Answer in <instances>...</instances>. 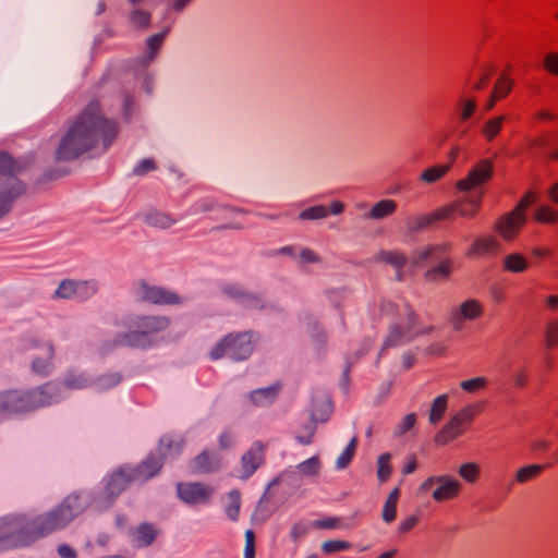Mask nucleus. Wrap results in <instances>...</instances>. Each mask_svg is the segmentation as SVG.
<instances>
[{"mask_svg":"<svg viewBox=\"0 0 558 558\" xmlns=\"http://www.w3.org/2000/svg\"><path fill=\"white\" fill-rule=\"evenodd\" d=\"M85 506L78 502V496L71 495L53 509L43 513H14L1 517L0 551L29 547L39 539L63 530Z\"/></svg>","mask_w":558,"mask_h":558,"instance_id":"nucleus-1","label":"nucleus"},{"mask_svg":"<svg viewBox=\"0 0 558 558\" xmlns=\"http://www.w3.org/2000/svg\"><path fill=\"white\" fill-rule=\"evenodd\" d=\"M117 134L118 124L105 118L98 102L92 101L61 135L53 158L58 162H69L92 149L100 148L104 153Z\"/></svg>","mask_w":558,"mask_h":558,"instance_id":"nucleus-2","label":"nucleus"},{"mask_svg":"<svg viewBox=\"0 0 558 558\" xmlns=\"http://www.w3.org/2000/svg\"><path fill=\"white\" fill-rule=\"evenodd\" d=\"M170 325L167 316L129 314L117 322V326L123 328L112 339L104 344V348L113 350L117 348H130L148 350L157 344L158 333Z\"/></svg>","mask_w":558,"mask_h":558,"instance_id":"nucleus-3","label":"nucleus"},{"mask_svg":"<svg viewBox=\"0 0 558 558\" xmlns=\"http://www.w3.org/2000/svg\"><path fill=\"white\" fill-rule=\"evenodd\" d=\"M53 385L43 384L29 389L0 391V415L15 416L48 407L47 401L56 396Z\"/></svg>","mask_w":558,"mask_h":558,"instance_id":"nucleus-4","label":"nucleus"},{"mask_svg":"<svg viewBox=\"0 0 558 558\" xmlns=\"http://www.w3.org/2000/svg\"><path fill=\"white\" fill-rule=\"evenodd\" d=\"M132 483H138V481L135 478V474L133 470H131V465L124 464L118 466L112 473L106 476L105 478V488L104 492L96 497L95 499H92L89 493L84 492H73L71 495L78 496V502L85 504L86 506L84 509L77 513L73 520L80 515L82 512L85 511V509L88 508L89 505L93 504L94 508L98 512H102L110 507L113 506L116 499L132 484ZM69 497V495L66 496Z\"/></svg>","mask_w":558,"mask_h":558,"instance_id":"nucleus-5","label":"nucleus"},{"mask_svg":"<svg viewBox=\"0 0 558 558\" xmlns=\"http://www.w3.org/2000/svg\"><path fill=\"white\" fill-rule=\"evenodd\" d=\"M46 384L53 385L57 389L56 396L47 401L48 407L66 398L68 390H82L92 388L93 377L78 369H68L61 379L49 380Z\"/></svg>","mask_w":558,"mask_h":558,"instance_id":"nucleus-6","label":"nucleus"},{"mask_svg":"<svg viewBox=\"0 0 558 558\" xmlns=\"http://www.w3.org/2000/svg\"><path fill=\"white\" fill-rule=\"evenodd\" d=\"M136 300L157 305H174L184 302V299L175 292L159 286L149 284L144 280L136 282L133 287Z\"/></svg>","mask_w":558,"mask_h":558,"instance_id":"nucleus-7","label":"nucleus"},{"mask_svg":"<svg viewBox=\"0 0 558 558\" xmlns=\"http://www.w3.org/2000/svg\"><path fill=\"white\" fill-rule=\"evenodd\" d=\"M435 485H437V487L432 493V497L437 502L456 498L462 488V484L450 475H433L421 484L420 490L428 492Z\"/></svg>","mask_w":558,"mask_h":558,"instance_id":"nucleus-8","label":"nucleus"},{"mask_svg":"<svg viewBox=\"0 0 558 558\" xmlns=\"http://www.w3.org/2000/svg\"><path fill=\"white\" fill-rule=\"evenodd\" d=\"M401 315L407 318V327H403L402 325H393L384 341L381 351L390 347L402 345L418 335V332L412 330L417 318L409 304H403Z\"/></svg>","mask_w":558,"mask_h":558,"instance_id":"nucleus-9","label":"nucleus"},{"mask_svg":"<svg viewBox=\"0 0 558 558\" xmlns=\"http://www.w3.org/2000/svg\"><path fill=\"white\" fill-rule=\"evenodd\" d=\"M211 360L222 357L233 362H240L244 359V340L242 333H229L223 337L210 351Z\"/></svg>","mask_w":558,"mask_h":558,"instance_id":"nucleus-10","label":"nucleus"},{"mask_svg":"<svg viewBox=\"0 0 558 558\" xmlns=\"http://www.w3.org/2000/svg\"><path fill=\"white\" fill-rule=\"evenodd\" d=\"M484 305L476 299H466L450 312L449 323L454 331H460L465 322H473L482 317Z\"/></svg>","mask_w":558,"mask_h":558,"instance_id":"nucleus-11","label":"nucleus"},{"mask_svg":"<svg viewBox=\"0 0 558 558\" xmlns=\"http://www.w3.org/2000/svg\"><path fill=\"white\" fill-rule=\"evenodd\" d=\"M494 165L490 159H482L475 163L468 175L456 183L461 192H470L486 183L493 175Z\"/></svg>","mask_w":558,"mask_h":558,"instance_id":"nucleus-12","label":"nucleus"},{"mask_svg":"<svg viewBox=\"0 0 558 558\" xmlns=\"http://www.w3.org/2000/svg\"><path fill=\"white\" fill-rule=\"evenodd\" d=\"M25 190V184L16 177H9L3 184H0V219L11 211L14 201L21 196Z\"/></svg>","mask_w":558,"mask_h":558,"instance_id":"nucleus-13","label":"nucleus"},{"mask_svg":"<svg viewBox=\"0 0 558 558\" xmlns=\"http://www.w3.org/2000/svg\"><path fill=\"white\" fill-rule=\"evenodd\" d=\"M179 498L189 505L207 502L214 490L211 487L201 483H179L177 485Z\"/></svg>","mask_w":558,"mask_h":558,"instance_id":"nucleus-14","label":"nucleus"},{"mask_svg":"<svg viewBox=\"0 0 558 558\" xmlns=\"http://www.w3.org/2000/svg\"><path fill=\"white\" fill-rule=\"evenodd\" d=\"M526 221L525 215L510 211L501 216L495 223V230L506 241H512Z\"/></svg>","mask_w":558,"mask_h":558,"instance_id":"nucleus-15","label":"nucleus"},{"mask_svg":"<svg viewBox=\"0 0 558 558\" xmlns=\"http://www.w3.org/2000/svg\"><path fill=\"white\" fill-rule=\"evenodd\" d=\"M163 460L159 453H149L140 464L131 465V470H133L138 483H144L160 472Z\"/></svg>","mask_w":558,"mask_h":558,"instance_id":"nucleus-16","label":"nucleus"},{"mask_svg":"<svg viewBox=\"0 0 558 558\" xmlns=\"http://www.w3.org/2000/svg\"><path fill=\"white\" fill-rule=\"evenodd\" d=\"M221 468V456L214 451L204 450L190 463V469L195 474H208Z\"/></svg>","mask_w":558,"mask_h":558,"instance_id":"nucleus-17","label":"nucleus"},{"mask_svg":"<svg viewBox=\"0 0 558 558\" xmlns=\"http://www.w3.org/2000/svg\"><path fill=\"white\" fill-rule=\"evenodd\" d=\"M44 356L33 357L31 362V371L41 377L50 375L54 368L52 359L54 355V348L51 342L44 344Z\"/></svg>","mask_w":558,"mask_h":558,"instance_id":"nucleus-18","label":"nucleus"},{"mask_svg":"<svg viewBox=\"0 0 558 558\" xmlns=\"http://www.w3.org/2000/svg\"><path fill=\"white\" fill-rule=\"evenodd\" d=\"M280 388V385L276 384L252 390L248 395V401L252 405L257 408L268 407L277 400Z\"/></svg>","mask_w":558,"mask_h":558,"instance_id":"nucleus-19","label":"nucleus"},{"mask_svg":"<svg viewBox=\"0 0 558 558\" xmlns=\"http://www.w3.org/2000/svg\"><path fill=\"white\" fill-rule=\"evenodd\" d=\"M482 203V193L466 195L454 202L456 213L463 217L471 219L475 217Z\"/></svg>","mask_w":558,"mask_h":558,"instance_id":"nucleus-20","label":"nucleus"},{"mask_svg":"<svg viewBox=\"0 0 558 558\" xmlns=\"http://www.w3.org/2000/svg\"><path fill=\"white\" fill-rule=\"evenodd\" d=\"M450 248V244H436L424 246L415 250L412 253V263L416 266H421L427 259H437L441 254L447 252Z\"/></svg>","mask_w":558,"mask_h":558,"instance_id":"nucleus-21","label":"nucleus"},{"mask_svg":"<svg viewBox=\"0 0 558 558\" xmlns=\"http://www.w3.org/2000/svg\"><path fill=\"white\" fill-rule=\"evenodd\" d=\"M168 33L169 27H166L160 33L151 35L146 39L147 51L141 59V63L143 66H147L150 62L154 61Z\"/></svg>","mask_w":558,"mask_h":558,"instance_id":"nucleus-22","label":"nucleus"},{"mask_svg":"<svg viewBox=\"0 0 558 558\" xmlns=\"http://www.w3.org/2000/svg\"><path fill=\"white\" fill-rule=\"evenodd\" d=\"M265 447L262 442L255 441L246 452V477L251 476L258 468L265 463Z\"/></svg>","mask_w":558,"mask_h":558,"instance_id":"nucleus-23","label":"nucleus"},{"mask_svg":"<svg viewBox=\"0 0 558 558\" xmlns=\"http://www.w3.org/2000/svg\"><path fill=\"white\" fill-rule=\"evenodd\" d=\"M499 250V242L495 236L488 235L484 238H477L470 246L466 255L470 257L480 256L486 253L496 252Z\"/></svg>","mask_w":558,"mask_h":558,"instance_id":"nucleus-24","label":"nucleus"},{"mask_svg":"<svg viewBox=\"0 0 558 558\" xmlns=\"http://www.w3.org/2000/svg\"><path fill=\"white\" fill-rule=\"evenodd\" d=\"M158 534L159 530L154 524L143 522L135 531L134 542L137 547H148L155 542Z\"/></svg>","mask_w":558,"mask_h":558,"instance_id":"nucleus-25","label":"nucleus"},{"mask_svg":"<svg viewBox=\"0 0 558 558\" xmlns=\"http://www.w3.org/2000/svg\"><path fill=\"white\" fill-rule=\"evenodd\" d=\"M146 225L153 228L169 229L175 223V220L168 214L150 209L143 215Z\"/></svg>","mask_w":558,"mask_h":558,"instance_id":"nucleus-26","label":"nucleus"},{"mask_svg":"<svg viewBox=\"0 0 558 558\" xmlns=\"http://www.w3.org/2000/svg\"><path fill=\"white\" fill-rule=\"evenodd\" d=\"M463 433V428L458 423L450 418V421L436 434L434 440L437 445L444 446L449 441L456 439Z\"/></svg>","mask_w":558,"mask_h":558,"instance_id":"nucleus-27","label":"nucleus"},{"mask_svg":"<svg viewBox=\"0 0 558 558\" xmlns=\"http://www.w3.org/2000/svg\"><path fill=\"white\" fill-rule=\"evenodd\" d=\"M242 505V495L238 489L231 490L225 500V512L227 517L232 521H238L240 517Z\"/></svg>","mask_w":558,"mask_h":558,"instance_id":"nucleus-28","label":"nucleus"},{"mask_svg":"<svg viewBox=\"0 0 558 558\" xmlns=\"http://www.w3.org/2000/svg\"><path fill=\"white\" fill-rule=\"evenodd\" d=\"M396 209L397 203L395 201L381 199L371 208L366 217L373 220H380L393 214Z\"/></svg>","mask_w":558,"mask_h":558,"instance_id":"nucleus-29","label":"nucleus"},{"mask_svg":"<svg viewBox=\"0 0 558 558\" xmlns=\"http://www.w3.org/2000/svg\"><path fill=\"white\" fill-rule=\"evenodd\" d=\"M377 263H385L396 269H402L407 263V257L399 251H380L374 256Z\"/></svg>","mask_w":558,"mask_h":558,"instance_id":"nucleus-30","label":"nucleus"},{"mask_svg":"<svg viewBox=\"0 0 558 558\" xmlns=\"http://www.w3.org/2000/svg\"><path fill=\"white\" fill-rule=\"evenodd\" d=\"M451 274V263L449 259L441 260L437 266L428 269L424 278L428 282H439L449 278Z\"/></svg>","mask_w":558,"mask_h":558,"instance_id":"nucleus-31","label":"nucleus"},{"mask_svg":"<svg viewBox=\"0 0 558 558\" xmlns=\"http://www.w3.org/2000/svg\"><path fill=\"white\" fill-rule=\"evenodd\" d=\"M122 380V375L119 372L104 374L93 377L92 388L98 391H105L119 385Z\"/></svg>","mask_w":558,"mask_h":558,"instance_id":"nucleus-32","label":"nucleus"},{"mask_svg":"<svg viewBox=\"0 0 558 558\" xmlns=\"http://www.w3.org/2000/svg\"><path fill=\"white\" fill-rule=\"evenodd\" d=\"M183 447L182 439H173L169 436H163L159 440V454L166 459L169 456H177Z\"/></svg>","mask_w":558,"mask_h":558,"instance_id":"nucleus-33","label":"nucleus"},{"mask_svg":"<svg viewBox=\"0 0 558 558\" xmlns=\"http://www.w3.org/2000/svg\"><path fill=\"white\" fill-rule=\"evenodd\" d=\"M268 490H269V486L266 488L264 495L260 497V499L257 504V507L252 514V521L254 523L264 522L265 520H267L270 517V514L272 512V507L270 506L269 498L267 497Z\"/></svg>","mask_w":558,"mask_h":558,"instance_id":"nucleus-34","label":"nucleus"},{"mask_svg":"<svg viewBox=\"0 0 558 558\" xmlns=\"http://www.w3.org/2000/svg\"><path fill=\"white\" fill-rule=\"evenodd\" d=\"M529 263L526 258L519 253H511L504 258V268L510 272H523L526 270Z\"/></svg>","mask_w":558,"mask_h":558,"instance_id":"nucleus-35","label":"nucleus"},{"mask_svg":"<svg viewBox=\"0 0 558 558\" xmlns=\"http://www.w3.org/2000/svg\"><path fill=\"white\" fill-rule=\"evenodd\" d=\"M448 407V396L440 395L432 403L428 421L430 424H437L444 416Z\"/></svg>","mask_w":558,"mask_h":558,"instance_id":"nucleus-36","label":"nucleus"},{"mask_svg":"<svg viewBox=\"0 0 558 558\" xmlns=\"http://www.w3.org/2000/svg\"><path fill=\"white\" fill-rule=\"evenodd\" d=\"M98 291L96 280H76V301H86L94 296Z\"/></svg>","mask_w":558,"mask_h":558,"instance_id":"nucleus-37","label":"nucleus"},{"mask_svg":"<svg viewBox=\"0 0 558 558\" xmlns=\"http://www.w3.org/2000/svg\"><path fill=\"white\" fill-rule=\"evenodd\" d=\"M21 170L22 168L10 155L4 153L0 154V173L3 174L0 184H3L9 177H15L14 174Z\"/></svg>","mask_w":558,"mask_h":558,"instance_id":"nucleus-38","label":"nucleus"},{"mask_svg":"<svg viewBox=\"0 0 558 558\" xmlns=\"http://www.w3.org/2000/svg\"><path fill=\"white\" fill-rule=\"evenodd\" d=\"M434 222H433L430 214L422 215V216L413 215V216L407 217V219H405L407 230L411 233H416V232L423 231L424 229L428 228Z\"/></svg>","mask_w":558,"mask_h":558,"instance_id":"nucleus-39","label":"nucleus"},{"mask_svg":"<svg viewBox=\"0 0 558 558\" xmlns=\"http://www.w3.org/2000/svg\"><path fill=\"white\" fill-rule=\"evenodd\" d=\"M356 445H357V438L353 437L349 441V444L347 445L344 450L337 458L336 464H335V468L337 470H344L345 468L349 466V464L352 462L353 457L355 454Z\"/></svg>","mask_w":558,"mask_h":558,"instance_id":"nucleus-40","label":"nucleus"},{"mask_svg":"<svg viewBox=\"0 0 558 558\" xmlns=\"http://www.w3.org/2000/svg\"><path fill=\"white\" fill-rule=\"evenodd\" d=\"M332 412V405L329 399H324L319 403H317L312 412H311V420L314 421V423H325L328 421L330 414Z\"/></svg>","mask_w":558,"mask_h":558,"instance_id":"nucleus-41","label":"nucleus"},{"mask_svg":"<svg viewBox=\"0 0 558 558\" xmlns=\"http://www.w3.org/2000/svg\"><path fill=\"white\" fill-rule=\"evenodd\" d=\"M129 22L136 29H146L150 24V13L142 9H134L129 14Z\"/></svg>","mask_w":558,"mask_h":558,"instance_id":"nucleus-42","label":"nucleus"},{"mask_svg":"<svg viewBox=\"0 0 558 558\" xmlns=\"http://www.w3.org/2000/svg\"><path fill=\"white\" fill-rule=\"evenodd\" d=\"M543 465L541 464H529L518 469L515 473V481L519 484H525L529 481L538 476L543 471Z\"/></svg>","mask_w":558,"mask_h":558,"instance_id":"nucleus-43","label":"nucleus"},{"mask_svg":"<svg viewBox=\"0 0 558 558\" xmlns=\"http://www.w3.org/2000/svg\"><path fill=\"white\" fill-rule=\"evenodd\" d=\"M54 298L63 300H76V280H62L54 291Z\"/></svg>","mask_w":558,"mask_h":558,"instance_id":"nucleus-44","label":"nucleus"},{"mask_svg":"<svg viewBox=\"0 0 558 558\" xmlns=\"http://www.w3.org/2000/svg\"><path fill=\"white\" fill-rule=\"evenodd\" d=\"M451 168V163L433 166L421 173V180L425 183H434L441 179Z\"/></svg>","mask_w":558,"mask_h":558,"instance_id":"nucleus-45","label":"nucleus"},{"mask_svg":"<svg viewBox=\"0 0 558 558\" xmlns=\"http://www.w3.org/2000/svg\"><path fill=\"white\" fill-rule=\"evenodd\" d=\"M505 121V117L499 116L493 119L487 120L483 128H482V134L485 136V138L488 142H492L497 134L500 132L502 123Z\"/></svg>","mask_w":558,"mask_h":558,"instance_id":"nucleus-46","label":"nucleus"},{"mask_svg":"<svg viewBox=\"0 0 558 558\" xmlns=\"http://www.w3.org/2000/svg\"><path fill=\"white\" fill-rule=\"evenodd\" d=\"M299 472L306 476H316L319 474L322 469L320 460L317 456L311 457L310 459L299 463L296 465Z\"/></svg>","mask_w":558,"mask_h":558,"instance_id":"nucleus-47","label":"nucleus"},{"mask_svg":"<svg viewBox=\"0 0 558 558\" xmlns=\"http://www.w3.org/2000/svg\"><path fill=\"white\" fill-rule=\"evenodd\" d=\"M391 454L388 452L381 453L377 459V477L379 482H386L392 472L390 464Z\"/></svg>","mask_w":558,"mask_h":558,"instance_id":"nucleus-48","label":"nucleus"},{"mask_svg":"<svg viewBox=\"0 0 558 558\" xmlns=\"http://www.w3.org/2000/svg\"><path fill=\"white\" fill-rule=\"evenodd\" d=\"M316 433V423L311 420L308 423L303 425L295 435V439L303 446H308L313 442V437Z\"/></svg>","mask_w":558,"mask_h":558,"instance_id":"nucleus-49","label":"nucleus"},{"mask_svg":"<svg viewBox=\"0 0 558 558\" xmlns=\"http://www.w3.org/2000/svg\"><path fill=\"white\" fill-rule=\"evenodd\" d=\"M328 214L329 211L326 206L315 205L300 211L299 218L302 220H318L326 218Z\"/></svg>","mask_w":558,"mask_h":558,"instance_id":"nucleus-50","label":"nucleus"},{"mask_svg":"<svg viewBox=\"0 0 558 558\" xmlns=\"http://www.w3.org/2000/svg\"><path fill=\"white\" fill-rule=\"evenodd\" d=\"M480 408L476 404H470L460 410L451 418L454 420L458 423V425H460L463 428L464 425H468L473 421L475 413Z\"/></svg>","mask_w":558,"mask_h":558,"instance_id":"nucleus-51","label":"nucleus"},{"mask_svg":"<svg viewBox=\"0 0 558 558\" xmlns=\"http://www.w3.org/2000/svg\"><path fill=\"white\" fill-rule=\"evenodd\" d=\"M459 475L468 483H474L480 475V466L474 462H466L460 465Z\"/></svg>","mask_w":558,"mask_h":558,"instance_id":"nucleus-52","label":"nucleus"},{"mask_svg":"<svg viewBox=\"0 0 558 558\" xmlns=\"http://www.w3.org/2000/svg\"><path fill=\"white\" fill-rule=\"evenodd\" d=\"M416 423V414L415 413H409L407 414L402 421L396 426L393 430V435L396 437H401L404 434H407L410 429L414 427Z\"/></svg>","mask_w":558,"mask_h":558,"instance_id":"nucleus-53","label":"nucleus"},{"mask_svg":"<svg viewBox=\"0 0 558 558\" xmlns=\"http://www.w3.org/2000/svg\"><path fill=\"white\" fill-rule=\"evenodd\" d=\"M535 219L543 223H554L558 219V213L548 206H542L535 211Z\"/></svg>","mask_w":558,"mask_h":558,"instance_id":"nucleus-54","label":"nucleus"},{"mask_svg":"<svg viewBox=\"0 0 558 558\" xmlns=\"http://www.w3.org/2000/svg\"><path fill=\"white\" fill-rule=\"evenodd\" d=\"M269 301L263 294L246 293V310H264Z\"/></svg>","mask_w":558,"mask_h":558,"instance_id":"nucleus-55","label":"nucleus"},{"mask_svg":"<svg viewBox=\"0 0 558 558\" xmlns=\"http://www.w3.org/2000/svg\"><path fill=\"white\" fill-rule=\"evenodd\" d=\"M485 377H474L472 379L463 380L460 384L462 390L466 392H475L476 390L484 389L487 386Z\"/></svg>","mask_w":558,"mask_h":558,"instance_id":"nucleus-56","label":"nucleus"},{"mask_svg":"<svg viewBox=\"0 0 558 558\" xmlns=\"http://www.w3.org/2000/svg\"><path fill=\"white\" fill-rule=\"evenodd\" d=\"M350 548V544L340 539H330L322 544V550L327 554H333Z\"/></svg>","mask_w":558,"mask_h":558,"instance_id":"nucleus-57","label":"nucleus"},{"mask_svg":"<svg viewBox=\"0 0 558 558\" xmlns=\"http://www.w3.org/2000/svg\"><path fill=\"white\" fill-rule=\"evenodd\" d=\"M456 214L454 202L430 213L433 222L451 218Z\"/></svg>","mask_w":558,"mask_h":558,"instance_id":"nucleus-58","label":"nucleus"},{"mask_svg":"<svg viewBox=\"0 0 558 558\" xmlns=\"http://www.w3.org/2000/svg\"><path fill=\"white\" fill-rule=\"evenodd\" d=\"M512 87V82L510 80H506L504 76L495 85L493 90L494 97H498L499 99L506 97Z\"/></svg>","mask_w":558,"mask_h":558,"instance_id":"nucleus-59","label":"nucleus"},{"mask_svg":"<svg viewBox=\"0 0 558 558\" xmlns=\"http://www.w3.org/2000/svg\"><path fill=\"white\" fill-rule=\"evenodd\" d=\"M476 110V101L472 98L463 100L461 105V111H460V120L466 121L469 120L473 113Z\"/></svg>","mask_w":558,"mask_h":558,"instance_id":"nucleus-60","label":"nucleus"},{"mask_svg":"<svg viewBox=\"0 0 558 558\" xmlns=\"http://www.w3.org/2000/svg\"><path fill=\"white\" fill-rule=\"evenodd\" d=\"M222 293L231 300L240 301L243 296V292L240 286L226 283L221 288Z\"/></svg>","mask_w":558,"mask_h":558,"instance_id":"nucleus-61","label":"nucleus"},{"mask_svg":"<svg viewBox=\"0 0 558 558\" xmlns=\"http://www.w3.org/2000/svg\"><path fill=\"white\" fill-rule=\"evenodd\" d=\"M310 335L318 345H324L327 341L325 330L316 323L311 326Z\"/></svg>","mask_w":558,"mask_h":558,"instance_id":"nucleus-62","label":"nucleus"},{"mask_svg":"<svg viewBox=\"0 0 558 558\" xmlns=\"http://www.w3.org/2000/svg\"><path fill=\"white\" fill-rule=\"evenodd\" d=\"M546 341L548 347H554L558 343V320L548 324Z\"/></svg>","mask_w":558,"mask_h":558,"instance_id":"nucleus-63","label":"nucleus"},{"mask_svg":"<svg viewBox=\"0 0 558 558\" xmlns=\"http://www.w3.org/2000/svg\"><path fill=\"white\" fill-rule=\"evenodd\" d=\"M545 68L554 75H558V53L550 52L545 57Z\"/></svg>","mask_w":558,"mask_h":558,"instance_id":"nucleus-64","label":"nucleus"}]
</instances>
